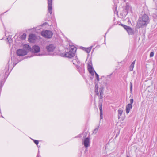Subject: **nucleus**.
Listing matches in <instances>:
<instances>
[{
	"label": "nucleus",
	"instance_id": "1",
	"mask_svg": "<svg viewBox=\"0 0 157 157\" xmlns=\"http://www.w3.org/2000/svg\"><path fill=\"white\" fill-rule=\"evenodd\" d=\"M149 22L148 16L146 14L143 15L141 17H139L137 26L140 28L143 26H146Z\"/></svg>",
	"mask_w": 157,
	"mask_h": 157
},
{
	"label": "nucleus",
	"instance_id": "2",
	"mask_svg": "<svg viewBox=\"0 0 157 157\" xmlns=\"http://www.w3.org/2000/svg\"><path fill=\"white\" fill-rule=\"evenodd\" d=\"M69 51L66 52L64 56L69 58H71L73 57L75 55L76 50V48L74 46H71L69 47Z\"/></svg>",
	"mask_w": 157,
	"mask_h": 157
},
{
	"label": "nucleus",
	"instance_id": "3",
	"mask_svg": "<svg viewBox=\"0 0 157 157\" xmlns=\"http://www.w3.org/2000/svg\"><path fill=\"white\" fill-rule=\"evenodd\" d=\"M41 34L44 37L47 38H50L52 37L53 33L50 31L45 30L42 31L41 32Z\"/></svg>",
	"mask_w": 157,
	"mask_h": 157
},
{
	"label": "nucleus",
	"instance_id": "4",
	"mask_svg": "<svg viewBox=\"0 0 157 157\" xmlns=\"http://www.w3.org/2000/svg\"><path fill=\"white\" fill-rule=\"evenodd\" d=\"M121 25L127 31L129 35H132L133 34V30L131 27L123 24H121Z\"/></svg>",
	"mask_w": 157,
	"mask_h": 157
},
{
	"label": "nucleus",
	"instance_id": "5",
	"mask_svg": "<svg viewBox=\"0 0 157 157\" xmlns=\"http://www.w3.org/2000/svg\"><path fill=\"white\" fill-rule=\"evenodd\" d=\"M90 138L89 137L85 138L82 141V144L85 148L88 147L90 146Z\"/></svg>",
	"mask_w": 157,
	"mask_h": 157
},
{
	"label": "nucleus",
	"instance_id": "6",
	"mask_svg": "<svg viewBox=\"0 0 157 157\" xmlns=\"http://www.w3.org/2000/svg\"><path fill=\"white\" fill-rule=\"evenodd\" d=\"M17 53L18 56H24L27 54V51L23 49L17 50Z\"/></svg>",
	"mask_w": 157,
	"mask_h": 157
},
{
	"label": "nucleus",
	"instance_id": "7",
	"mask_svg": "<svg viewBox=\"0 0 157 157\" xmlns=\"http://www.w3.org/2000/svg\"><path fill=\"white\" fill-rule=\"evenodd\" d=\"M48 12L50 14H52V0H48Z\"/></svg>",
	"mask_w": 157,
	"mask_h": 157
},
{
	"label": "nucleus",
	"instance_id": "8",
	"mask_svg": "<svg viewBox=\"0 0 157 157\" xmlns=\"http://www.w3.org/2000/svg\"><path fill=\"white\" fill-rule=\"evenodd\" d=\"M46 48L48 52H52L55 49V46L53 44H51L47 46Z\"/></svg>",
	"mask_w": 157,
	"mask_h": 157
},
{
	"label": "nucleus",
	"instance_id": "9",
	"mask_svg": "<svg viewBox=\"0 0 157 157\" xmlns=\"http://www.w3.org/2000/svg\"><path fill=\"white\" fill-rule=\"evenodd\" d=\"M36 39V37L34 34H32L29 36V40L30 42H34Z\"/></svg>",
	"mask_w": 157,
	"mask_h": 157
},
{
	"label": "nucleus",
	"instance_id": "10",
	"mask_svg": "<svg viewBox=\"0 0 157 157\" xmlns=\"http://www.w3.org/2000/svg\"><path fill=\"white\" fill-rule=\"evenodd\" d=\"M40 50V47L37 45H35L32 48V52L35 53H37L39 52Z\"/></svg>",
	"mask_w": 157,
	"mask_h": 157
},
{
	"label": "nucleus",
	"instance_id": "11",
	"mask_svg": "<svg viewBox=\"0 0 157 157\" xmlns=\"http://www.w3.org/2000/svg\"><path fill=\"white\" fill-rule=\"evenodd\" d=\"M132 108V105L131 104H128L127 105L126 107L125 110L126 113L128 114L129 113L130 110Z\"/></svg>",
	"mask_w": 157,
	"mask_h": 157
},
{
	"label": "nucleus",
	"instance_id": "12",
	"mask_svg": "<svg viewBox=\"0 0 157 157\" xmlns=\"http://www.w3.org/2000/svg\"><path fill=\"white\" fill-rule=\"evenodd\" d=\"M118 119H120L121 118V116L124 113V114H125L124 113L123 110L122 109H119L118 111Z\"/></svg>",
	"mask_w": 157,
	"mask_h": 157
},
{
	"label": "nucleus",
	"instance_id": "13",
	"mask_svg": "<svg viewBox=\"0 0 157 157\" xmlns=\"http://www.w3.org/2000/svg\"><path fill=\"white\" fill-rule=\"evenodd\" d=\"M88 69L89 72L92 75H94V71L93 67L91 65L89 64L88 65Z\"/></svg>",
	"mask_w": 157,
	"mask_h": 157
},
{
	"label": "nucleus",
	"instance_id": "14",
	"mask_svg": "<svg viewBox=\"0 0 157 157\" xmlns=\"http://www.w3.org/2000/svg\"><path fill=\"white\" fill-rule=\"evenodd\" d=\"M30 49L31 47L29 45L25 44L23 46V49L27 51V52L30 50Z\"/></svg>",
	"mask_w": 157,
	"mask_h": 157
},
{
	"label": "nucleus",
	"instance_id": "15",
	"mask_svg": "<svg viewBox=\"0 0 157 157\" xmlns=\"http://www.w3.org/2000/svg\"><path fill=\"white\" fill-rule=\"evenodd\" d=\"M135 63V60H134L132 62V64H131L129 67V70L130 71H131L133 70V68L134 67Z\"/></svg>",
	"mask_w": 157,
	"mask_h": 157
},
{
	"label": "nucleus",
	"instance_id": "16",
	"mask_svg": "<svg viewBox=\"0 0 157 157\" xmlns=\"http://www.w3.org/2000/svg\"><path fill=\"white\" fill-rule=\"evenodd\" d=\"M100 97V98L102 99L103 98V88H101L99 90Z\"/></svg>",
	"mask_w": 157,
	"mask_h": 157
},
{
	"label": "nucleus",
	"instance_id": "17",
	"mask_svg": "<svg viewBox=\"0 0 157 157\" xmlns=\"http://www.w3.org/2000/svg\"><path fill=\"white\" fill-rule=\"evenodd\" d=\"M99 109L100 111V113H103V111H102V103H100L99 105Z\"/></svg>",
	"mask_w": 157,
	"mask_h": 157
},
{
	"label": "nucleus",
	"instance_id": "18",
	"mask_svg": "<svg viewBox=\"0 0 157 157\" xmlns=\"http://www.w3.org/2000/svg\"><path fill=\"white\" fill-rule=\"evenodd\" d=\"M92 48V47L87 48H85V50L88 53H89Z\"/></svg>",
	"mask_w": 157,
	"mask_h": 157
},
{
	"label": "nucleus",
	"instance_id": "19",
	"mask_svg": "<svg viewBox=\"0 0 157 157\" xmlns=\"http://www.w3.org/2000/svg\"><path fill=\"white\" fill-rule=\"evenodd\" d=\"M131 9V7L129 6L126 5L125 7V10H126V11H128L129 10Z\"/></svg>",
	"mask_w": 157,
	"mask_h": 157
},
{
	"label": "nucleus",
	"instance_id": "20",
	"mask_svg": "<svg viewBox=\"0 0 157 157\" xmlns=\"http://www.w3.org/2000/svg\"><path fill=\"white\" fill-rule=\"evenodd\" d=\"M99 128V126L97 127L94 130L93 133H94V134H96L97 132V131H98Z\"/></svg>",
	"mask_w": 157,
	"mask_h": 157
},
{
	"label": "nucleus",
	"instance_id": "21",
	"mask_svg": "<svg viewBox=\"0 0 157 157\" xmlns=\"http://www.w3.org/2000/svg\"><path fill=\"white\" fill-rule=\"evenodd\" d=\"M7 39L8 40L9 44H10L11 43H12V40L11 38H8Z\"/></svg>",
	"mask_w": 157,
	"mask_h": 157
},
{
	"label": "nucleus",
	"instance_id": "22",
	"mask_svg": "<svg viewBox=\"0 0 157 157\" xmlns=\"http://www.w3.org/2000/svg\"><path fill=\"white\" fill-rule=\"evenodd\" d=\"M95 72V73L96 78H97V80L98 81L99 80V75Z\"/></svg>",
	"mask_w": 157,
	"mask_h": 157
},
{
	"label": "nucleus",
	"instance_id": "23",
	"mask_svg": "<svg viewBox=\"0 0 157 157\" xmlns=\"http://www.w3.org/2000/svg\"><path fill=\"white\" fill-rule=\"evenodd\" d=\"M132 82H130V91L131 92L132 91Z\"/></svg>",
	"mask_w": 157,
	"mask_h": 157
},
{
	"label": "nucleus",
	"instance_id": "24",
	"mask_svg": "<svg viewBox=\"0 0 157 157\" xmlns=\"http://www.w3.org/2000/svg\"><path fill=\"white\" fill-rule=\"evenodd\" d=\"M154 55V53L153 52H151L150 54V57H152Z\"/></svg>",
	"mask_w": 157,
	"mask_h": 157
},
{
	"label": "nucleus",
	"instance_id": "25",
	"mask_svg": "<svg viewBox=\"0 0 157 157\" xmlns=\"http://www.w3.org/2000/svg\"><path fill=\"white\" fill-rule=\"evenodd\" d=\"M77 61L76 59H74L73 60L72 62L73 63V64L76 66H78V65L75 62Z\"/></svg>",
	"mask_w": 157,
	"mask_h": 157
},
{
	"label": "nucleus",
	"instance_id": "26",
	"mask_svg": "<svg viewBox=\"0 0 157 157\" xmlns=\"http://www.w3.org/2000/svg\"><path fill=\"white\" fill-rule=\"evenodd\" d=\"M95 92L96 93V94L97 95H98V89H97V88L95 89Z\"/></svg>",
	"mask_w": 157,
	"mask_h": 157
},
{
	"label": "nucleus",
	"instance_id": "27",
	"mask_svg": "<svg viewBox=\"0 0 157 157\" xmlns=\"http://www.w3.org/2000/svg\"><path fill=\"white\" fill-rule=\"evenodd\" d=\"M34 143L36 145H37L38 144L39 142L38 140H34Z\"/></svg>",
	"mask_w": 157,
	"mask_h": 157
},
{
	"label": "nucleus",
	"instance_id": "28",
	"mask_svg": "<svg viewBox=\"0 0 157 157\" xmlns=\"http://www.w3.org/2000/svg\"><path fill=\"white\" fill-rule=\"evenodd\" d=\"M133 99H131L130 100V102L131 104H132L133 103Z\"/></svg>",
	"mask_w": 157,
	"mask_h": 157
},
{
	"label": "nucleus",
	"instance_id": "29",
	"mask_svg": "<svg viewBox=\"0 0 157 157\" xmlns=\"http://www.w3.org/2000/svg\"><path fill=\"white\" fill-rule=\"evenodd\" d=\"M103 113H100V119H103Z\"/></svg>",
	"mask_w": 157,
	"mask_h": 157
},
{
	"label": "nucleus",
	"instance_id": "30",
	"mask_svg": "<svg viewBox=\"0 0 157 157\" xmlns=\"http://www.w3.org/2000/svg\"><path fill=\"white\" fill-rule=\"evenodd\" d=\"M95 89H96V88L98 89V86L97 84H96L95 85Z\"/></svg>",
	"mask_w": 157,
	"mask_h": 157
},
{
	"label": "nucleus",
	"instance_id": "31",
	"mask_svg": "<svg viewBox=\"0 0 157 157\" xmlns=\"http://www.w3.org/2000/svg\"><path fill=\"white\" fill-rule=\"evenodd\" d=\"M77 63L78 64H79L80 63V62L79 61H77Z\"/></svg>",
	"mask_w": 157,
	"mask_h": 157
},
{
	"label": "nucleus",
	"instance_id": "32",
	"mask_svg": "<svg viewBox=\"0 0 157 157\" xmlns=\"http://www.w3.org/2000/svg\"><path fill=\"white\" fill-rule=\"evenodd\" d=\"M22 36L23 37H26L25 35H23Z\"/></svg>",
	"mask_w": 157,
	"mask_h": 157
},
{
	"label": "nucleus",
	"instance_id": "33",
	"mask_svg": "<svg viewBox=\"0 0 157 157\" xmlns=\"http://www.w3.org/2000/svg\"><path fill=\"white\" fill-rule=\"evenodd\" d=\"M112 74H110V75H108V76H109V77H110L111 76Z\"/></svg>",
	"mask_w": 157,
	"mask_h": 157
},
{
	"label": "nucleus",
	"instance_id": "34",
	"mask_svg": "<svg viewBox=\"0 0 157 157\" xmlns=\"http://www.w3.org/2000/svg\"><path fill=\"white\" fill-rule=\"evenodd\" d=\"M8 67H10V65H9V64L8 65Z\"/></svg>",
	"mask_w": 157,
	"mask_h": 157
},
{
	"label": "nucleus",
	"instance_id": "35",
	"mask_svg": "<svg viewBox=\"0 0 157 157\" xmlns=\"http://www.w3.org/2000/svg\"><path fill=\"white\" fill-rule=\"evenodd\" d=\"M16 64H17V63H15V65H14V66H15V65Z\"/></svg>",
	"mask_w": 157,
	"mask_h": 157
},
{
	"label": "nucleus",
	"instance_id": "36",
	"mask_svg": "<svg viewBox=\"0 0 157 157\" xmlns=\"http://www.w3.org/2000/svg\"><path fill=\"white\" fill-rule=\"evenodd\" d=\"M127 157H129V156H127Z\"/></svg>",
	"mask_w": 157,
	"mask_h": 157
}]
</instances>
